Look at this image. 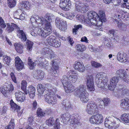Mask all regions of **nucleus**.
Returning <instances> with one entry per match:
<instances>
[{"label":"nucleus","mask_w":129,"mask_h":129,"mask_svg":"<svg viewBox=\"0 0 129 129\" xmlns=\"http://www.w3.org/2000/svg\"><path fill=\"white\" fill-rule=\"evenodd\" d=\"M55 16L51 14L47 13L44 18H41L37 15H34L31 17L30 19V23L38 24V23L44 25V28H39L37 31V34L41 36L43 38H45L52 32V26L50 23L55 19Z\"/></svg>","instance_id":"f257e3e1"},{"label":"nucleus","mask_w":129,"mask_h":129,"mask_svg":"<svg viewBox=\"0 0 129 129\" xmlns=\"http://www.w3.org/2000/svg\"><path fill=\"white\" fill-rule=\"evenodd\" d=\"M87 16L88 20L92 25H95L96 22L97 20L101 23L106 20L105 13L102 11L99 12V15L95 12L90 11L88 12Z\"/></svg>","instance_id":"f03ea898"},{"label":"nucleus","mask_w":129,"mask_h":129,"mask_svg":"<svg viewBox=\"0 0 129 129\" xmlns=\"http://www.w3.org/2000/svg\"><path fill=\"white\" fill-rule=\"evenodd\" d=\"M74 94L76 96L78 97L83 103H86L89 100L88 93L86 91V86L84 85H80L76 88Z\"/></svg>","instance_id":"7ed1b4c3"},{"label":"nucleus","mask_w":129,"mask_h":129,"mask_svg":"<svg viewBox=\"0 0 129 129\" xmlns=\"http://www.w3.org/2000/svg\"><path fill=\"white\" fill-rule=\"evenodd\" d=\"M60 119L63 123L70 121L71 123L72 124L74 127L78 126L80 124L79 119L75 117V115H71L68 113L64 114L61 115Z\"/></svg>","instance_id":"20e7f679"},{"label":"nucleus","mask_w":129,"mask_h":129,"mask_svg":"<svg viewBox=\"0 0 129 129\" xmlns=\"http://www.w3.org/2000/svg\"><path fill=\"white\" fill-rule=\"evenodd\" d=\"M55 88H52L50 90V92L47 93L44 95L45 101L49 104L55 105L56 104L57 100L56 97L53 96V93L54 94L56 91Z\"/></svg>","instance_id":"39448f33"},{"label":"nucleus","mask_w":129,"mask_h":129,"mask_svg":"<svg viewBox=\"0 0 129 129\" xmlns=\"http://www.w3.org/2000/svg\"><path fill=\"white\" fill-rule=\"evenodd\" d=\"M115 118L113 117H106L105 119V125L109 129H115L119 125L117 124L114 120Z\"/></svg>","instance_id":"423d86ee"},{"label":"nucleus","mask_w":129,"mask_h":129,"mask_svg":"<svg viewBox=\"0 0 129 129\" xmlns=\"http://www.w3.org/2000/svg\"><path fill=\"white\" fill-rule=\"evenodd\" d=\"M87 112L89 114H93L98 112V109L96 105L93 101L89 102L87 105Z\"/></svg>","instance_id":"0eeeda50"},{"label":"nucleus","mask_w":129,"mask_h":129,"mask_svg":"<svg viewBox=\"0 0 129 129\" xmlns=\"http://www.w3.org/2000/svg\"><path fill=\"white\" fill-rule=\"evenodd\" d=\"M90 123L92 124H98L103 121V117L101 114H96L92 115L89 119Z\"/></svg>","instance_id":"6e6552de"},{"label":"nucleus","mask_w":129,"mask_h":129,"mask_svg":"<svg viewBox=\"0 0 129 129\" xmlns=\"http://www.w3.org/2000/svg\"><path fill=\"white\" fill-rule=\"evenodd\" d=\"M71 5L70 0H60L59 6L61 9L64 11H68L70 9Z\"/></svg>","instance_id":"1a4fd4ad"},{"label":"nucleus","mask_w":129,"mask_h":129,"mask_svg":"<svg viewBox=\"0 0 129 129\" xmlns=\"http://www.w3.org/2000/svg\"><path fill=\"white\" fill-rule=\"evenodd\" d=\"M57 59H54L51 60V63L52 64V67L49 70V72L53 76H56L58 73V67L57 63Z\"/></svg>","instance_id":"9d476101"},{"label":"nucleus","mask_w":129,"mask_h":129,"mask_svg":"<svg viewBox=\"0 0 129 129\" xmlns=\"http://www.w3.org/2000/svg\"><path fill=\"white\" fill-rule=\"evenodd\" d=\"M87 89L89 91H93L95 90L94 85L93 77L91 75L87 76L86 78Z\"/></svg>","instance_id":"9b49d317"},{"label":"nucleus","mask_w":129,"mask_h":129,"mask_svg":"<svg viewBox=\"0 0 129 129\" xmlns=\"http://www.w3.org/2000/svg\"><path fill=\"white\" fill-rule=\"evenodd\" d=\"M42 51L43 52V53L46 55L48 58L52 60L56 59L54 52L51 49L45 47L43 49Z\"/></svg>","instance_id":"f8f14e48"},{"label":"nucleus","mask_w":129,"mask_h":129,"mask_svg":"<svg viewBox=\"0 0 129 129\" xmlns=\"http://www.w3.org/2000/svg\"><path fill=\"white\" fill-rule=\"evenodd\" d=\"M119 81L118 77L116 76H114L111 79L110 84L108 85V88L111 90L112 91L116 86L117 83Z\"/></svg>","instance_id":"ddd939ff"},{"label":"nucleus","mask_w":129,"mask_h":129,"mask_svg":"<svg viewBox=\"0 0 129 129\" xmlns=\"http://www.w3.org/2000/svg\"><path fill=\"white\" fill-rule=\"evenodd\" d=\"M15 65L17 70H21L24 67L23 62L18 56L15 57Z\"/></svg>","instance_id":"4468645a"},{"label":"nucleus","mask_w":129,"mask_h":129,"mask_svg":"<svg viewBox=\"0 0 129 129\" xmlns=\"http://www.w3.org/2000/svg\"><path fill=\"white\" fill-rule=\"evenodd\" d=\"M17 31V36L21 39L22 41H25L27 40L26 35L25 33L23 30L20 29L18 27Z\"/></svg>","instance_id":"2eb2a0df"},{"label":"nucleus","mask_w":129,"mask_h":129,"mask_svg":"<svg viewBox=\"0 0 129 129\" xmlns=\"http://www.w3.org/2000/svg\"><path fill=\"white\" fill-rule=\"evenodd\" d=\"M10 104L11 107L13 109L14 112H17L18 115H21L22 113L23 112L22 110L21 112H19V111L20 109V106H18L12 100L10 101Z\"/></svg>","instance_id":"dca6fc26"},{"label":"nucleus","mask_w":129,"mask_h":129,"mask_svg":"<svg viewBox=\"0 0 129 129\" xmlns=\"http://www.w3.org/2000/svg\"><path fill=\"white\" fill-rule=\"evenodd\" d=\"M74 65V67L75 70L81 72H83L85 70V67L84 65L81 63L80 61L76 62Z\"/></svg>","instance_id":"f3484780"},{"label":"nucleus","mask_w":129,"mask_h":129,"mask_svg":"<svg viewBox=\"0 0 129 129\" xmlns=\"http://www.w3.org/2000/svg\"><path fill=\"white\" fill-rule=\"evenodd\" d=\"M58 120V119L55 120L53 117H50L46 121V123L48 126H51L54 125H55L57 122H59Z\"/></svg>","instance_id":"a211bd4d"},{"label":"nucleus","mask_w":129,"mask_h":129,"mask_svg":"<svg viewBox=\"0 0 129 129\" xmlns=\"http://www.w3.org/2000/svg\"><path fill=\"white\" fill-rule=\"evenodd\" d=\"M14 46L17 52L20 54L23 53L24 47L23 45L20 43H15L14 44Z\"/></svg>","instance_id":"6ab92c4d"},{"label":"nucleus","mask_w":129,"mask_h":129,"mask_svg":"<svg viewBox=\"0 0 129 129\" xmlns=\"http://www.w3.org/2000/svg\"><path fill=\"white\" fill-rule=\"evenodd\" d=\"M27 93H28L30 97L33 98L35 96L36 91L35 88L33 86H30L27 88Z\"/></svg>","instance_id":"aec40b11"},{"label":"nucleus","mask_w":129,"mask_h":129,"mask_svg":"<svg viewBox=\"0 0 129 129\" xmlns=\"http://www.w3.org/2000/svg\"><path fill=\"white\" fill-rule=\"evenodd\" d=\"M18 27L17 25L15 24L11 23V25L8 23L6 30L8 33L11 32L13 31L14 28L18 29Z\"/></svg>","instance_id":"412c9836"},{"label":"nucleus","mask_w":129,"mask_h":129,"mask_svg":"<svg viewBox=\"0 0 129 129\" xmlns=\"http://www.w3.org/2000/svg\"><path fill=\"white\" fill-rule=\"evenodd\" d=\"M125 56V53H123L122 54L120 52H119L117 55V60L120 62H125L126 61Z\"/></svg>","instance_id":"4be33fe9"},{"label":"nucleus","mask_w":129,"mask_h":129,"mask_svg":"<svg viewBox=\"0 0 129 129\" xmlns=\"http://www.w3.org/2000/svg\"><path fill=\"white\" fill-rule=\"evenodd\" d=\"M75 8L76 10L78 12H80L83 4L79 0H74Z\"/></svg>","instance_id":"5701e85b"},{"label":"nucleus","mask_w":129,"mask_h":129,"mask_svg":"<svg viewBox=\"0 0 129 129\" xmlns=\"http://www.w3.org/2000/svg\"><path fill=\"white\" fill-rule=\"evenodd\" d=\"M119 120L123 122L129 123V114L124 113L122 115Z\"/></svg>","instance_id":"b1692460"},{"label":"nucleus","mask_w":129,"mask_h":129,"mask_svg":"<svg viewBox=\"0 0 129 129\" xmlns=\"http://www.w3.org/2000/svg\"><path fill=\"white\" fill-rule=\"evenodd\" d=\"M120 105L122 106V107L126 110L129 109V102L128 100L125 99L122 100V102Z\"/></svg>","instance_id":"393cba45"},{"label":"nucleus","mask_w":129,"mask_h":129,"mask_svg":"<svg viewBox=\"0 0 129 129\" xmlns=\"http://www.w3.org/2000/svg\"><path fill=\"white\" fill-rule=\"evenodd\" d=\"M64 87L65 91L67 93L71 92L74 91L75 90L74 87L72 84L70 83L68 85H67L66 87L64 86Z\"/></svg>","instance_id":"a878e982"},{"label":"nucleus","mask_w":129,"mask_h":129,"mask_svg":"<svg viewBox=\"0 0 129 129\" xmlns=\"http://www.w3.org/2000/svg\"><path fill=\"white\" fill-rule=\"evenodd\" d=\"M61 82L63 86H67V85L70 83L69 80V77L66 75H64L62 78L61 80Z\"/></svg>","instance_id":"bb28decb"},{"label":"nucleus","mask_w":129,"mask_h":129,"mask_svg":"<svg viewBox=\"0 0 129 129\" xmlns=\"http://www.w3.org/2000/svg\"><path fill=\"white\" fill-rule=\"evenodd\" d=\"M35 76L38 77H37V79L39 78L40 79H42L44 76V72L41 70H37L36 71L35 73Z\"/></svg>","instance_id":"cd10ccee"},{"label":"nucleus","mask_w":129,"mask_h":129,"mask_svg":"<svg viewBox=\"0 0 129 129\" xmlns=\"http://www.w3.org/2000/svg\"><path fill=\"white\" fill-rule=\"evenodd\" d=\"M95 101L100 108H102L105 107V105L104 101L101 98H97L95 100Z\"/></svg>","instance_id":"c85d7f7f"},{"label":"nucleus","mask_w":129,"mask_h":129,"mask_svg":"<svg viewBox=\"0 0 129 129\" xmlns=\"http://www.w3.org/2000/svg\"><path fill=\"white\" fill-rule=\"evenodd\" d=\"M28 65L30 70L34 69L36 66V63L32 61L31 59L29 57L28 59Z\"/></svg>","instance_id":"c756f323"},{"label":"nucleus","mask_w":129,"mask_h":129,"mask_svg":"<svg viewBox=\"0 0 129 129\" xmlns=\"http://www.w3.org/2000/svg\"><path fill=\"white\" fill-rule=\"evenodd\" d=\"M66 22L63 20L61 21V22L60 23L59 27H58L60 29L63 31H65L67 29V25Z\"/></svg>","instance_id":"7c9ffc66"},{"label":"nucleus","mask_w":129,"mask_h":129,"mask_svg":"<svg viewBox=\"0 0 129 129\" xmlns=\"http://www.w3.org/2000/svg\"><path fill=\"white\" fill-rule=\"evenodd\" d=\"M37 88L38 92L41 95L43 93L45 90L44 86L41 84H39L37 86Z\"/></svg>","instance_id":"2f4dec72"},{"label":"nucleus","mask_w":129,"mask_h":129,"mask_svg":"<svg viewBox=\"0 0 129 129\" xmlns=\"http://www.w3.org/2000/svg\"><path fill=\"white\" fill-rule=\"evenodd\" d=\"M55 37L51 35L48 37L46 39L47 43L51 46L54 41L56 39Z\"/></svg>","instance_id":"473e14b6"},{"label":"nucleus","mask_w":129,"mask_h":129,"mask_svg":"<svg viewBox=\"0 0 129 129\" xmlns=\"http://www.w3.org/2000/svg\"><path fill=\"white\" fill-rule=\"evenodd\" d=\"M37 113L38 116L40 117L44 116L45 114L44 111L40 108H38Z\"/></svg>","instance_id":"72a5a7b5"},{"label":"nucleus","mask_w":129,"mask_h":129,"mask_svg":"<svg viewBox=\"0 0 129 129\" xmlns=\"http://www.w3.org/2000/svg\"><path fill=\"white\" fill-rule=\"evenodd\" d=\"M27 82L25 81H22L21 83V88L24 92L25 94H27V91L26 88L27 86Z\"/></svg>","instance_id":"f704fd0d"},{"label":"nucleus","mask_w":129,"mask_h":129,"mask_svg":"<svg viewBox=\"0 0 129 129\" xmlns=\"http://www.w3.org/2000/svg\"><path fill=\"white\" fill-rule=\"evenodd\" d=\"M7 3L8 7L11 8L14 7L16 4V2L15 0H7Z\"/></svg>","instance_id":"c9c22d12"},{"label":"nucleus","mask_w":129,"mask_h":129,"mask_svg":"<svg viewBox=\"0 0 129 129\" xmlns=\"http://www.w3.org/2000/svg\"><path fill=\"white\" fill-rule=\"evenodd\" d=\"M0 91L3 95L6 96L7 93H8V90L6 86H1L0 88Z\"/></svg>","instance_id":"e433bc0d"},{"label":"nucleus","mask_w":129,"mask_h":129,"mask_svg":"<svg viewBox=\"0 0 129 129\" xmlns=\"http://www.w3.org/2000/svg\"><path fill=\"white\" fill-rule=\"evenodd\" d=\"M74 28L73 29V33L75 35L77 34V31L78 30H81L82 28V26L81 24H79L75 25Z\"/></svg>","instance_id":"4c0bfd02"},{"label":"nucleus","mask_w":129,"mask_h":129,"mask_svg":"<svg viewBox=\"0 0 129 129\" xmlns=\"http://www.w3.org/2000/svg\"><path fill=\"white\" fill-rule=\"evenodd\" d=\"M26 44L27 46V50L29 51H31L32 50V48L33 44V43L27 40L26 41Z\"/></svg>","instance_id":"58836bf2"},{"label":"nucleus","mask_w":129,"mask_h":129,"mask_svg":"<svg viewBox=\"0 0 129 129\" xmlns=\"http://www.w3.org/2000/svg\"><path fill=\"white\" fill-rule=\"evenodd\" d=\"M22 7L26 10H28L30 7L29 3L28 1H25L22 4Z\"/></svg>","instance_id":"ea45409f"},{"label":"nucleus","mask_w":129,"mask_h":129,"mask_svg":"<svg viewBox=\"0 0 129 129\" xmlns=\"http://www.w3.org/2000/svg\"><path fill=\"white\" fill-rule=\"evenodd\" d=\"M77 50L81 52H83L85 50V47L84 45L82 44H79L77 45Z\"/></svg>","instance_id":"a19ab883"},{"label":"nucleus","mask_w":129,"mask_h":129,"mask_svg":"<svg viewBox=\"0 0 129 129\" xmlns=\"http://www.w3.org/2000/svg\"><path fill=\"white\" fill-rule=\"evenodd\" d=\"M11 60V58L9 56H3V62L4 63L7 64L8 66H9Z\"/></svg>","instance_id":"79ce46f5"},{"label":"nucleus","mask_w":129,"mask_h":129,"mask_svg":"<svg viewBox=\"0 0 129 129\" xmlns=\"http://www.w3.org/2000/svg\"><path fill=\"white\" fill-rule=\"evenodd\" d=\"M61 45L60 42L58 41H57L56 39L53 42L51 46L57 48L59 47Z\"/></svg>","instance_id":"37998d69"},{"label":"nucleus","mask_w":129,"mask_h":129,"mask_svg":"<svg viewBox=\"0 0 129 129\" xmlns=\"http://www.w3.org/2000/svg\"><path fill=\"white\" fill-rule=\"evenodd\" d=\"M71 74L72 75L71 76H72L73 77L77 79V77H78V74L73 70H70L68 72V73H67L68 75H71Z\"/></svg>","instance_id":"c03bdc74"},{"label":"nucleus","mask_w":129,"mask_h":129,"mask_svg":"<svg viewBox=\"0 0 129 129\" xmlns=\"http://www.w3.org/2000/svg\"><path fill=\"white\" fill-rule=\"evenodd\" d=\"M15 125L14 120L12 119L8 126V128L9 129H14Z\"/></svg>","instance_id":"a18cd8bd"},{"label":"nucleus","mask_w":129,"mask_h":129,"mask_svg":"<svg viewBox=\"0 0 129 129\" xmlns=\"http://www.w3.org/2000/svg\"><path fill=\"white\" fill-rule=\"evenodd\" d=\"M81 10L80 11L82 13H85L88 10L89 7L88 6V5H85L83 4V6H82V8Z\"/></svg>","instance_id":"49530a36"},{"label":"nucleus","mask_w":129,"mask_h":129,"mask_svg":"<svg viewBox=\"0 0 129 129\" xmlns=\"http://www.w3.org/2000/svg\"><path fill=\"white\" fill-rule=\"evenodd\" d=\"M91 64L92 66L96 68H98L102 66L101 64L100 63L94 61H91Z\"/></svg>","instance_id":"de8ad7c7"},{"label":"nucleus","mask_w":129,"mask_h":129,"mask_svg":"<svg viewBox=\"0 0 129 129\" xmlns=\"http://www.w3.org/2000/svg\"><path fill=\"white\" fill-rule=\"evenodd\" d=\"M117 30L111 29L109 31V33L110 36L115 37L116 35Z\"/></svg>","instance_id":"09e8293b"},{"label":"nucleus","mask_w":129,"mask_h":129,"mask_svg":"<svg viewBox=\"0 0 129 129\" xmlns=\"http://www.w3.org/2000/svg\"><path fill=\"white\" fill-rule=\"evenodd\" d=\"M6 86L8 89V93L11 92L13 90L14 88L12 84H8Z\"/></svg>","instance_id":"8fccbe9b"},{"label":"nucleus","mask_w":129,"mask_h":129,"mask_svg":"<svg viewBox=\"0 0 129 129\" xmlns=\"http://www.w3.org/2000/svg\"><path fill=\"white\" fill-rule=\"evenodd\" d=\"M69 75L70 76L69 77V82H70L71 83H75L77 80V79L73 77L71 75Z\"/></svg>","instance_id":"3c124183"},{"label":"nucleus","mask_w":129,"mask_h":129,"mask_svg":"<svg viewBox=\"0 0 129 129\" xmlns=\"http://www.w3.org/2000/svg\"><path fill=\"white\" fill-rule=\"evenodd\" d=\"M96 83L97 84V86L99 88H103L104 86H106L101 81H100L96 82Z\"/></svg>","instance_id":"603ef678"},{"label":"nucleus","mask_w":129,"mask_h":129,"mask_svg":"<svg viewBox=\"0 0 129 129\" xmlns=\"http://www.w3.org/2000/svg\"><path fill=\"white\" fill-rule=\"evenodd\" d=\"M15 94L16 98L20 97L22 96H24V95H25V93H24L21 91L15 92Z\"/></svg>","instance_id":"864d4df0"},{"label":"nucleus","mask_w":129,"mask_h":129,"mask_svg":"<svg viewBox=\"0 0 129 129\" xmlns=\"http://www.w3.org/2000/svg\"><path fill=\"white\" fill-rule=\"evenodd\" d=\"M65 109L68 110H71L72 108V104H71L69 102L68 103H67L66 104H65Z\"/></svg>","instance_id":"5fc2aeb1"},{"label":"nucleus","mask_w":129,"mask_h":129,"mask_svg":"<svg viewBox=\"0 0 129 129\" xmlns=\"http://www.w3.org/2000/svg\"><path fill=\"white\" fill-rule=\"evenodd\" d=\"M62 19L60 20V19L58 17H57L55 20V23L56 26L58 27H59L60 26V23L61 22V21H62Z\"/></svg>","instance_id":"6e6d98bb"},{"label":"nucleus","mask_w":129,"mask_h":129,"mask_svg":"<svg viewBox=\"0 0 129 129\" xmlns=\"http://www.w3.org/2000/svg\"><path fill=\"white\" fill-rule=\"evenodd\" d=\"M0 26L2 28H4L6 27V25L4 23V21L1 17H0Z\"/></svg>","instance_id":"4d7b16f0"},{"label":"nucleus","mask_w":129,"mask_h":129,"mask_svg":"<svg viewBox=\"0 0 129 129\" xmlns=\"http://www.w3.org/2000/svg\"><path fill=\"white\" fill-rule=\"evenodd\" d=\"M104 45L105 47L107 48H110L111 45L108 40H105L104 42Z\"/></svg>","instance_id":"13d9d810"},{"label":"nucleus","mask_w":129,"mask_h":129,"mask_svg":"<svg viewBox=\"0 0 129 129\" xmlns=\"http://www.w3.org/2000/svg\"><path fill=\"white\" fill-rule=\"evenodd\" d=\"M96 80L97 82L102 80L101 76V73H98L95 76Z\"/></svg>","instance_id":"bf43d9fd"},{"label":"nucleus","mask_w":129,"mask_h":129,"mask_svg":"<svg viewBox=\"0 0 129 129\" xmlns=\"http://www.w3.org/2000/svg\"><path fill=\"white\" fill-rule=\"evenodd\" d=\"M120 90L122 92V94L123 95L127 93L129 91L128 90L126 87L123 88Z\"/></svg>","instance_id":"052dcab7"},{"label":"nucleus","mask_w":129,"mask_h":129,"mask_svg":"<svg viewBox=\"0 0 129 129\" xmlns=\"http://www.w3.org/2000/svg\"><path fill=\"white\" fill-rule=\"evenodd\" d=\"M10 75L11 78L12 79L13 81L15 83H16V77L14 74L12 72H11L10 74Z\"/></svg>","instance_id":"680f3d73"},{"label":"nucleus","mask_w":129,"mask_h":129,"mask_svg":"<svg viewBox=\"0 0 129 129\" xmlns=\"http://www.w3.org/2000/svg\"><path fill=\"white\" fill-rule=\"evenodd\" d=\"M25 99V96H21L20 97H18L16 98V100H17L18 101L23 102L24 101Z\"/></svg>","instance_id":"e2e57ef3"},{"label":"nucleus","mask_w":129,"mask_h":129,"mask_svg":"<svg viewBox=\"0 0 129 129\" xmlns=\"http://www.w3.org/2000/svg\"><path fill=\"white\" fill-rule=\"evenodd\" d=\"M106 86H107L108 84V78L107 77H103V79L101 80Z\"/></svg>","instance_id":"0e129e2a"},{"label":"nucleus","mask_w":129,"mask_h":129,"mask_svg":"<svg viewBox=\"0 0 129 129\" xmlns=\"http://www.w3.org/2000/svg\"><path fill=\"white\" fill-rule=\"evenodd\" d=\"M60 123L59 122H57L55 125L54 126L53 128H51V129H60Z\"/></svg>","instance_id":"69168bd1"},{"label":"nucleus","mask_w":129,"mask_h":129,"mask_svg":"<svg viewBox=\"0 0 129 129\" xmlns=\"http://www.w3.org/2000/svg\"><path fill=\"white\" fill-rule=\"evenodd\" d=\"M110 100L109 98H105L104 101L105 106H107L109 103Z\"/></svg>","instance_id":"338daca9"},{"label":"nucleus","mask_w":129,"mask_h":129,"mask_svg":"<svg viewBox=\"0 0 129 129\" xmlns=\"http://www.w3.org/2000/svg\"><path fill=\"white\" fill-rule=\"evenodd\" d=\"M74 16L75 15L73 14L72 13H71L69 15L67 16L66 17L67 18L69 19L72 20Z\"/></svg>","instance_id":"774afa93"}]
</instances>
